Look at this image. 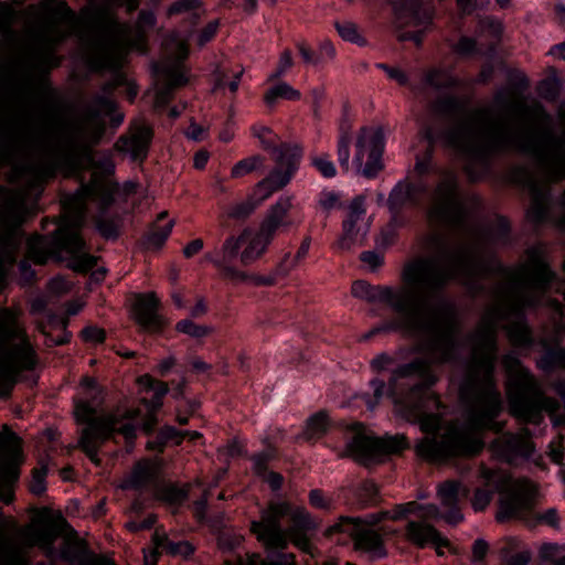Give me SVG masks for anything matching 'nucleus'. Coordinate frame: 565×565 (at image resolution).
I'll return each instance as SVG.
<instances>
[{"instance_id": "nucleus-48", "label": "nucleus", "mask_w": 565, "mask_h": 565, "mask_svg": "<svg viewBox=\"0 0 565 565\" xmlns=\"http://www.w3.org/2000/svg\"><path fill=\"white\" fill-rule=\"evenodd\" d=\"M275 456L276 450L271 446L264 451L254 455L252 457L254 472L258 476H265L267 473V465Z\"/></svg>"}, {"instance_id": "nucleus-23", "label": "nucleus", "mask_w": 565, "mask_h": 565, "mask_svg": "<svg viewBox=\"0 0 565 565\" xmlns=\"http://www.w3.org/2000/svg\"><path fill=\"white\" fill-rule=\"evenodd\" d=\"M159 462L145 458L134 465L129 476L122 480L120 488L124 490H154L159 483Z\"/></svg>"}, {"instance_id": "nucleus-19", "label": "nucleus", "mask_w": 565, "mask_h": 565, "mask_svg": "<svg viewBox=\"0 0 565 565\" xmlns=\"http://www.w3.org/2000/svg\"><path fill=\"white\" fill-rule=\"evenodd\" d=\"M241 248V239L237 236H228L220 248H215L214 252L205 254L204 258L211 262L220 271L221 276L234 282L252 281L255 285H268L269 280L248 275L247 273L239 270L233 266V262L236 259Z\"/></svg>"}, {"instance_id": "nucleus-14", "label": "nucleus", "mask_w": 565, "mask_h": 565, "mask_svg": "<svg viewBox=\"0 0 565 565\" xmlns=\"http://www.w3.org/2000/svg\"><path fill=\"white\" fill-rule=\"evenodd\" d=\"M388 512L371 514L365 519L340 516L338 522L329 526L324 534L332 537L335 534H347L354 544V548L367 553L374 558H381L386 555L383 535L374 525L388 516Z\"/></svg>"}, {"instance_id": "nucleus-47", "label": "nucleus", "mask_w": 565, "mask_h": 565, "mask_svg": "<svg viewBox=\"0 0 565 565\" xmlns=\"http://www.w3.org/2000/svg\"><path fill=\"white\" fill-rule=\"evenodd\" d=\"M311 164L319 171L323 178H333L337 175V169L334 163L331 161L330 156L321 153L311 157Z\"/></svg>"}, {"instance_id": "nucleus-49", "label": "nucleus", "mask_w": 565, "mask_h": 565, "mask_svg": "<svg viewBox=\"0 0 565 565\" xmlns=\"http://www.w3.org/2000/svg\"><path fill=\"white\" fill-rule=\"evenodd\" d=\"M177 331L188 334L192 338H203L211 332V328L196 324L189 319L181 320L175 326Z\"/></svg>"}, {"instance_id": "nucleus-36", "label": "nucleus", "mask_w": 565, "mask_h": 565, "mask_svg": "<svg viewBox=\"0 0 565 565\" xmlns=\"http://www.w3.org/2000/svg\"><path fill=\"white\" fill-rule=\"evenodd\" d=\"M189 494V486H184L182 488L169 483V484H159L154 489V495L157 499L164 501L170 504H181Z\"/></svg>"}, {"instance_id": "nucleus-57", "label": "nucleus", "mask_w": 565, "mask_h": 565, "mask_svg": "<svg viewBox=\"0 0 565 565\" xmlns=\"http://www.w3.org/2000/svg\"><path fill=\"white\" fill-rule=\"evenodd\" d=\"M292 64H294V61H292L291 52L289 50L282 51L279 56L277 70L275 71V73H273L269 76V79L274 81L276 78H279L292 66Z\"/></svg>"}, {"instance_id": "nucleus-53", "label": "nucleus", "mask_w": 565, "mask_h": 565, "mask_svg": "<svg viewBox=\"0 0 565 565\" xmlns=\"http://www.w3.org/2000/svg\"><path fill=\"white\" fill-rule=\"evenodd\" d=\"M218 546L224 552H234L243 542V536L230 532H223L218 536Z\"/></svg>"}, {"instance_id": "nucleus-40", "label": "nucleus", "mask_w": 565, "mask_h": 565, "mask_svg": "<svg viewBox=\"0 0 565 565\" xmlns=\"http://www.w3.org/2000/svg\"><path fill=\"white\" fill-rule=\"evenodd\" d=\"M379 456L399 454L408 448V443L403 435L377 438Z\"/></svg>"}, {"instance_id": "nucleus-59", "label": "nucleus", "mask_w": 565, "mask_h": 565, "mask_svg": "<svg viewBox=\"0 0 565 565\" xmlns=\"http://www.w3.org/2000/svg\"><path fill=\"white\" fill-rule=\"evenodd\" d=\"M14 12L8 2H0V31H10Z\"/></svg>"}, {"instance_id": "nucleus-27", "label": "nucleus", "mask_w": 565, "mask_h": 565, "mask_svg": "<svg viewBox=\"0 0 565 565\" xmlns=\"http://www.w3.org/2000/svg\"><path fill=\"white\" fill-rule=\"evenodd\" d=\"M405 537L413 545L424 548L428 544L435 548L449 547L448 539L441 536L437 529L424 521H408L405 527Z\"/></svg>"}, {"instance_id": "nucleus-32", "label": "nucleus", "mask_w": 565, "mask_h": 565, "mask_svg": "<svg viewBox=\"0 0 565 565\" xmlns=\"http://www.w3.org/2000/svg\"><path fill=\"white\" fill-rule=\"evenodd\" d=\"M425 83L436 89L456 88L461 86V81L448 70L441 67L429 68L424 76Z\"/></svg>"}, {"instance_id": "nucleus-31", "label": "nucleus", "mask_w": 565, "mask_h": 565, "mask_svg": "<svg viewBox=\"0 0 565 565\" xmlns=\"http://www.w3.org/2000/svg\"><path fill=\"white\" fill-rule=\"evenodd\" d=\"M152 542L154 544V553L153 557H156L157 553H167L170 555H184L188 556L193 553V547L189 542L180 541L173 542L169 540L164 532H160L158 529L154 531L152 536Z\"/></svg>"}, {"instance_id": "nucleus-1", "label": "nucleus", "mask_w": 565, "mask_h": 565, "mask_svg": "<svg viewBox=\"0 0 565 565\" xmlns=\"http://www.w3.org/2000/svg\"><path fill=\"white\" fill-rule=\"evenodd\" d=\"M116 104L105 97L96 96L63 131L52 145L44 147L35 158L28 160L21 173L28 177L23 192L9 195L1 211L4 226L21 228L29 209L25 198L32 190L42 188L58 173L73 177L93 168L90 180L83 183L73 194L62 201L63 218L52 236L33 234L26 242V257L35 264L43 265L49 258H60L62 254L73 259V268L88 271L97 264V258L85 252L86 243L82 237L85 223L87 201H97L104 211L114 202L116 186L105 177L114 172L115 166L110 158L96 161V147L105 131L106 122L103 115H111Z\"/></svg>"}, {"instance_id": "nucleus-15", "label": "nucleus", "mask_w": 565, "mask_h": 565, "mask_svg": "<svg viewBox=\"0 0 565 565\" xmlns=\"http://www.w3.org/2000/svg\"><path fill=\"white\" fill-rule=\"evenodd\" d=\"M163 47L173 61H162L156 65V71L163 76V82L156 90V108L166 107L172 100L174 89L186 83L179 64L189 55L188 43L180 39L178 34H171L164 40Z\"/></svg>"}, {"instance_id": "nucleus-3", "label": "nucleus", "mask_w": 565, "mask_h": 565, "mask_svg": "<svg viewBox=\"0 0 565 565\" xmlns=\"http://www.w3.org/2000/svg\"><path fill=\"white\" fill-rule=\"evenodd\" d=\"M466 248L476 262L487 267L484 273L473 277L471 284L458 279L471 292L482 291L481 279L492 275L502 277L492 289L493 305L468 337L471 352L462 381V396L469 403L470 420L476 426L484 427L492 426L493 416H499L503 408L501 393L494 380L498 323L514 317L515 320L505 326L511 344L520 348L531 347L533 333L524 319V310L541 303L543 295L555 278V273L534 248L529 249L527 260L515 269L502 266L494 257L481 256L477 248L467 242Z\"/></svg>"}, {"instance_id": "nucleus-60", "label": "nucleus", "mask_w": 565, "mask_h": 565, "mask_svg": "<svg viewBox=\"0 0 565 565\" xmlns=\"http://www.w3.org/2000/svg\"><path fill=\"white\" fill-rule=\"evenodd\" d=\"M198 0H179L172 3L168 9V15H174L182 12H188L200 7Z\"/></svg>"}, {"instance_id": "nucleus-43", "label": "nucleus", "mask_w": 565, "mask_h": 565, "mask_svg": "<svg viewBox=\"0 0 565 565\" xmlns=\"http://www.w3.org/2000/svg\"><path fill=\"white\" fill-rule=\"evenodd\" d=\"M334 26L339 35L348 42L363 46L366 44L365 39L359 31V26L351 21L335 22Z\"/></svg>"}, {"instance_id": "nucleus-46", "label": "nucleus", "mask_w": 565, "mask_h": 565, "mask_svg": "<svg viewBox=\"0 0 565 565\" xmlns=\"http://www.w3.org/2000/svg\"><path fill=\"white\" fill-rule=\"evenodd\" d=\"M173 223L167 222L164 225L156 224L147 235L148 247L160 248L169 237Z\"/></svg>"}, {"instance_id": "nucleus-16", "label": "nucleus", "mask_w": 565, "mask_h": 565, "mask_svg": "<svg viewBox=\"0 0 565 565\" xmlns=\"http://www.w3.org/2000/svg\"><path fill=\"white\" fill-rule=\"evenodd\" d=\"M396 14L398 28L416 26L415 31H402L399 41H413L416 45L423 42L424 33L433 21V7L428 0H391Z\"/></svg>"}, {"instance_id": "nucleus-9", "label": "nucleus", "mask_w": 565, "mask_h": 565, "mask_svg": "<svg viewBox=\"0 0 565 565\" xmlns=\"http://www.w3.org/2000/svg\"><path fill=\"white\" fill-rule=\"evenodd\" d=\"M502 366L508 376L510 413L514 417L525 423L540 424L543 411L554 414L561 408L559 402L544 394L537 380L514 354L503 355Z\"/></svg>"}, {"instance_id": "nucleus-11", "label": "nucleus", "mask_w": 565, "mask_h": 565, "mask_svg": "<svg viewBox=\"0 0 565 565\" xmlns=\"http://www.w3.org/2000/svg\"><path fill=\"white\" fill-rule=\"evenodd\" d=\"M138 414V409H129L122 415L97 416L96 409L88 402H79L75 407V416L77 422L86 424L79 438V445L86 456L95 465H99V447L113 438L115 433L122 435L128 444H132L137 436L136 426L129 420L136 418Z\"/></svg>"}, {"instance_id": "nucleus-51", "label": "nucleus", "mask_w": 565, "mask_h": 565, "mask_svg": "<svg viewBox=\"0 0 565 565\" xmlns=\"http://www.w3.org/2000/svg\"><path fill=\"white\" fill-rule=\"evenodd\" d=\"M96 228L107 239H115L119 234L118 223L113 218L98 217L96 220Z\"/></svg>"}, {"instance_id": "nucleus-50", "label": "nucleus", "mask_w": 565, "mask_h": 565, "mask_svg": "<svg viewBox=\"0 0 565 565\" xmlns=\"http://www.w3.org/2000/svg\"><path fill=\"white\" fill-rule=\"evenodd\" d=\"M252 135L259 140L262 147L266 150L274 148L276 145L277 136L267 126L254 125Z\"/></svg>"}, {"instance_id": "nucleus-26", "label": "nucleus", "mask_w": 565, "mask_h": 565, "mask_svg": "<svg viewBox=\"0 0 565 565\" xmlns=\"http://www.w3.org/2000/svg\"><path fill=\"white\" fill-rule=\"evenodd\" d=\"M292 199L290 196H280L278 201L269 209L260 226L275 237L277 231L281 227H288L301 222V216L294 213Z\"/></svg>"}, {"instance_id": "nucleus-5", "label": "nucleus", "mask_w": 565, "mask_h": 565, "mask_svg": "<svg viewBox=\"0 0 565 565\" xmlns=\"http://www.w3.org/2000/svg\"><path fill=\"white\" fill-rule=\"evenodd\" d=\"M426 356L427 359L416 358L397 366L392 372L387 386L382 380H372L373 399L366 401L367 407L373 409L387 395L407 420L418 423L420 430L428 435L417 444L416 452L430 462L475 457L484 447L481 434L486 430L499 434L504 423L497 422L498 416H493L492 426L473 425L470 420L469 403L462 396L461 384L459 393L465 406V424H451L444 434L438 435L443 422L439 411L445 408L438 395L431 391L437 381L431 364L438 363Z\"/></svg>"}, {"instance_id": "nucleus-54", "label": "nucleus", "mask_w": 565, "mask_h": 565, "mask_svg": "<svg viewBox=\"0 0 565 565\" xmlns=\"http://www.w3.org/2000/svg\"><path fill=\"white\" fill-rule=\"evenodd\" d=\"M376 67L384 71L390 79L397 82L399 85L407 86L409 84L407 74L399 67L390 66L385 63H377Z\"/></svg>"}, {"instance_id": "nucleus-37", "label": "nucleus", "mask_w": 565, "mask_h": 565, "mask_svg": "<svg viewBox=\"0 0 565 565\" xmlns=\"http://www.w3.org/2000/svg\"><path fill=\"white\" fill-rule=\"evenodd\" d=\"M536 365L543 372H551L556 367L565 370V348L547 349Z\"/></svg>"}, {"instance_id": "nucleus-7", "label": "nucleus", "mask_w": 565, "mask_h": 565, "mask_svg": "<svg viewBox=\"0 0 565 565\" xmlns=\"http://www.w3.org/2000/svg\"><path fill=\"white\" fill-rule=\"evenodd\" d=\"M425 196L428 202L427 217L433 226L478 238L479 234L470 227L469 221L479 200L462 192L458 175L454 171H441L429 192L422 180L412 181L405 178L398 181L388 195L387 206L397 215L404 209L420 206Z\"/></svg>"}, {"instance_id": "nucleus-63", "label": "nucleus", "mask_w": 565, "mask_h": 565, "mask_svg": "<svg viewBox=\"0 0 565 565\" xmlns=\"http://www.w3.org/2000/svg\"><path fill=\"white\" fill-rule=\"evenodd\" d=\"M309 502L313 508L318 509H330L331 500L323 495V492L319 489H313L309 493Z\"/></svg>"}, {"instance_id": "nucleus-34", "label": "nucleus", "mask_w": 565, "mask_h": 565, "mask_svg": "<svg viewBox=\"0 0 565 565\" xmlns=\"http://www.w3.org/2000/svg\"><path fill=\"white\" fill-rule=\"evenodd\" d=\"M417 510H420V516L424 519H443V515L439 512V509L435 504L419 505L415 501L408 502L406 504H401L395 508L393 513L390 515L392 520H398L408 513H413Z\"/></svg>"}, {"instance_id": "nucleus-18", "label": "nucleus", "mask_w": 565, "mask_h": 565, "mask_svg": "<svg viewBox=\"0 0 565 565\" xmlns=\"http://www.w3.org/2000/svg\"><path fill=\"white\" fill-rule=\"evenodd\" d=\"M277 168L256 185V192L259 193L260 200L267 199L290 182L302 157V148L298 145L284 143L277 149Z\"/></svg>"}, {"instance_id": "nucleus-25", "label": "nucleus", "mask_w": 565, "mask_h": 565, "mask_svg": "<svg viewBox=\"0 0 565 565\" xmlns=\"http://www.w3.org/2000/svg\"><path fill=\"white\" fill-rule=\"evenodd\" d=\"M468 487L463 486L458 480H447L438 487V497L443 507L447 508L448 511L444 513L443 520L448 524L456 525L462 521L463 515L458 507V502L461 498L469 495Z\"/></svg>"}, {"instance_id": "nucleus-12", "label": "nucleus", "mask_w": 565, "mask_h": 565, "mask_svg": "<svg viewBox=\"0 0 565 565\" xmlns=\"http://www.w3.org/2000/svg\"><path fill=\"white\" fill-rule=\"evenodd\" d=\"M480 478L486 488H478L472 499L476 511L484 510L492 500L494 492L501 493V511L498 520L519 516L529 511L535 492L534 484L525 479L511 481L505 473L487 467H481Z\"/></svg>"}, {"instance_id": "nucleus-62", "label": "nucleus", "mask_w": 565, "mask_h": 565, "mask_svg": "<svg viewBox=\"0 0 565 565\" xmlns=\"http://www.w3.org/2000/svg\"><path fill=\"white\" fill-rule=\"evenodd\" d=\"M82 338L85 342L89 343H102L106 338L104 329L97 327H86L82 330Z\"/></svg>"}, {"instance_id": "nucleus-13", "label": "nucleus", "mask_w": 565, "mask_h": 565, "mask_svg": "<svg viewBox=\"0 0 565 565\" xmlns=\"http://www.w3.org/2000/svg\"><path fill=\"white\" fill-rule=\"evenodd\" d=\"M60 536H64L61 558L68 562L76 559L82 552V543L61 513H46L33 525L25 527L22 532V544L18 546L26 553V548L36 546L49 559L54 561L57 555L54 543Z\"/></svg>"}, {"instance_id": "nucleus-21", "label": "nucleus", "mask_w": 565, "mask_h": 565, "mask_svg": "<svg viewBox=\"0 0 565 565\" xmlns=\"http://www.w3.org/2000/svg\"><path fill=\"white\" fill-rule=\"evenodd\" d=\"M490 447L498 458L509 463L519 457H529L533 451L531 431L527 428H521L516 434H502L491 443Z\"/></svg>"}, {"instance_id": "nucleus-44", "label": "nucleus", "mask_w": 565, "mask_h": 565, "mask_svg": "<svg viewBox=\"0 0 565 565\" xmlns=\"http://www.w3.org/2000/svg\"><path fill=\"white\" fill-rule=\"evenodd\" d=\"M264 157L262 156H252L248 158H245L243 160H239L235 166L232 168L231 175L232 178H242L259 167L264 163Z\"/></svg>"}, {"instance_id": "nucleus-39", "label": "nucleus", "mask_w": 565, "mask_h": 565, "mask_svg": "<svg viewBox=\"0 0 565 565\" xmlns=\"http://www.w3.org/2000/svg\"><path fill=\"white\" fill-rule=\"evenodd\" d=\"M328 428V416L324 412L312 415L306 425L303 436L307 440L318 439L324 435Z\"/></svg>"}, {"instance_id": "nucleus-35", "label": "nucleus", "mask_w": 565, "mask_h": 565, "mask_svg": "<svg viewBox=\"0 0 565 565\" xmlns=\"http://www.w3.org/2000/svg\"><path fill=\"white\" fill-rule=\"evenodd\" d=\"M0 565H29L28 554L18 544L3 542L0 534Z\"/></svg>"}, {"instance_id": "nucleus-20", "label": "nucleus", "mask_w": 565, "mask_h": 565, "mask_svg": "<svg viewBox=\"0 0 565 565\" xmlns=\"http://www.w3.org/2000/svg\"><path fill=\"white\" fill-rule=\"evenodd\" d=\"M153 128L145 119L138 118L129 124L127 131L115 142V149L128 156L131 161L142 163L149 153L153 139Z\"/></svg>"}, {"instance_id": "nucleus-22", "label": "nucleus", "mask_w": 565, "mask_h": 565, "mask_svg": "<svg viewBox=\"0 0 565 565\" xmlns=\"http://www.w3.org/2000/svg\"><path fill=\"white\" fill-rule=\"evenodd\" d=\"M379 456L377 438L365 435L360 423L351 426L345 448L338 454L339 458H353L360 463H366Z\"/></svg>"}, {"instance_id": "nucleus-52", "label": "nucleus", "mask_w": 565, "mask_h": 565, "mask_svg": "<svg viewBox=\"0 0 565 565\" xmlns=\"http://www.w3.org/2000/svg\"><path fill=\"white\" fill-rule=\"evenodd\" d=\"M255 207V203H253L252 200L248 199L231 205L227 209V215L228 217L236 220L245 218L252 214Z\"/></svg>"}, {"instance_id": "nucleus-64", "label": "nucleus", "mask_w": 565, "mask_h": 565, "mask_svg": "<svg viewBox=\"0 0 565 565\" xmlns=\"http://www.w3.org/2000/svg\"><path fill=\"white\" fill-rule=\"evenodd\" d=\"M300 264V262L296 260V258L288 253L278 264L277 271L279 275L286 276Z\"/></svg>"}, {"instance_id": "nucleus-24", "label": "nucleus", "mask_w": 565, "mask_h": 565, "mask_svg": "<svg viewBox=\"0 0 565 565\" xmlns=\"http://www.w3.org/2000/svg\"><path fill=\"white\" fill-rule=\"evenodd\" d=\"M134 317L142 329L159 332L163 328V319L158 313L159 299L154 292L139 294L134 303Z\"/></svg>"}, {"instance_id": "nucleus-33", "label": "nucleus", "mask_w": 565, "mask_h": 565, "mask_svg": "<svg viewBox=\"0 0 565 565\" xmlns=\"http://www.w3.org/2000/svg\"><path fill=\"white\" fill-rule=\"evenodd\" d=\"M465 103L455 95L438 96L430 103V110L439 116L454 117L463 110Z\"/></svg>"}, {"instance_id": "nucleus-17", "label": "nucleus", "mask_w": 565, "mask_h": 565, "mask_svg": "<svg viewBox=\"0 0 565 565\" xmlns=\"http://www.w3.org/2000/svg\"><path fill=\"white\" fill-rule=\"evenodd\" d=\"M384 135L381 128L363 127L356 139L353 163L366 178H374L383 168Z\"/></svg>"}, {"instance_id": "nucleus-2", "label": "nucleus", "mask_w": 565, "mask_h": 565, "mask_svg": "<svg viewBox=\"0 0 565 565\" xmlns=\"http://www.w3.org/2000/svg\"><path fill=\"white\" fill-rule=\"evenodd\" d=\"M427 245L433 255L407 263L401 287L358 280L351 292L370 303H385L399 316L370 330L364 339L388 331L420 335L422 353L434 362L449 363L457 358L460 320L455 305L443 298L444 290L456 279L471 284L487 267L473 259L466 242L450 245L443 234L434 233Z\"/></svg>"}, {"instance_id": "nucleus-58", "label": "nucleus", "mask_w": 565, "mask_h": 565, "mask_svg": "<svg viewBox=\"0 0 565 565\" xmlns=\"http://www.w3.org/2000/svg\"><path fill=\"white\" fill-rule=\"evenodd\" d=\"M45 476H46V469L45 468H35L33 470V478L30 486V490L32 493L40 495L45 491Z\"/></svg>"}, {"instance_id": "nucleus-38", "label": "nucleus", "mask_w": 565, "mask_h": 565, "mask_svg": "<svg viewBox=\"0 0 565 565\" xmlns=\"http://www.w3.org/2000/svg\"><path fill=\"white\" fill-rule=\"evenodd\" d=\"M300 96L301 95L299 90L282 82L269 88L266 92L264 99L266 104L273 105L279 98L287 100H298Z\"/></svg>"}, {"instance_id": "nucleus-6", "label": "nucleus", "mask_w": 565, "mask_h": 565, "mask_svg": "<svg viewBox=\"0 0 565 565\" xmlns=\"http://www.w3.org/2000/svg\"><path fill=\"white\" fill-rule=\"evenodd\" d=\"M40 11L43 21L42 40L47 54L53 56L55 47L70 35L82 41L85 55L95 67H118L131 50L147 51L145 28L156 24L151 11H140L135 26L119 22L107 8L85 6L78 13L63 0H42L29 11Z\"/></svg>"}, {"instance_id": "nucleus-8", "label": "nucleus", "mask_w": 565, "mask_h": 565, "mask_svg": "<svg viewBox=\"0 0 565 565\" xmlns=\"http://www.w3.org/2000/svg\"><path fill=\"white\" fill-rule=\"evenodd\" d=\"M316 527L315 521L303 507L287 501L270 502L260 512L259 520L250 522V532L267 552L259 554H235L224 559L225 565H296L295 556L282 551L291 542L299 550L309 552L311 544L308 531ZM345 565H354L347 562Z\"/></svg>"}, {"instance_id": "nucleus-4", "label": "nucleus", "mask_w": 565, "mask_h": 565, "mask_svg": "<svg viewBox=\"0 0 565 565\" xmlns=\"http://www.w3.org/2000/svg\"><path fill=\"white\" fill-rule=\"evenodd\" d=\"M562 132L552 129L542 132L541 141H535L525 131L516 129L495 116L489 106L477 107L468 115L465 124L435 132L427 128L429 147L422 158L417 157L414 170L419 175L433 169L434 143L443 141L446 147L460 152L466 163L465 172L471 181L488 174L491 161L497 156L515 151L531 156L542 172L535 175L529 168L520 166L511 170V180L526 186L531 193L527 218L541 224L547 220L550 185L565 178V111L561 115Z\"/></svg>"}, {"instance_id": "nucleus-30", "label": "nucleus", "mask_w": 565, "mask_h": 565, "mask_svg": "<svg viewBox=\"0 0 565 565\" xmlns=\"http://www.w3.org/2000/svg\"><path fill=\"white\" fill-rule=\"evenodd\" d=\"M21 449L12 447L0 458V488L12 487L19 479Z\"/></svg>"}, {"instance_id": "nucleus-42", "label": "nucleus", "mask_w": 565, "mask_h": 565, "mask_svg": "<svg viewBox=\"0 0 565 565\" xmlns=\"http://www.w3.org/2000/svg\"><path fill=\"white\" fill-rule=\"evenodd\" d=\"M350 131L342 127L338 139L337 154L339 164L344 172H349L350 170Z\"/></svg>"}, {"instance_id": "nucleus-28", "label": "nucleus", "mask_w": 565, "mask_h": 565, "mask_svg": "<svg viewBox=\"0 0 565 565\" xmlns=\"http://www.w3.org/2000/svg\"><path fill=\"white\" fill-rule=\"evenodd\" d=\"M238 237L241 239V245H245L239 255V260L244 266L252 265L260 258L267 246L274 239V237L262 226L256 232L244 230Z\"/></svg>"}, {"instance_id": "nucleus-41", "label": "nucleus", "mask_w": 565, "mask_h": 565, "mask_svg": "<svg viewBox=\"0 0 565 565\" xmlns=\"http://www.w3.org/2000/svg\"><path fill=\"white\" fill-rule=\"evenodd\" d=\"M79 44H81V52H82V56L84 58V61L86 62V64L92 68V70H95V71H103V70H108V71H113L114 72V75H113V78L105 85L104 89L106 92H111L120 86H126L129 81L127 78V76L120 71L121 67L124 66V64H121L120 66L118 67H95L93 65H90V63L88 62L86 55H85V51H84V46H83V43L82 41L79 40ZM125 60L126 57L124 58V62L125 63Z\"/></svg>"}, {"instance_id": "nucleus-55", "label": "nucleus", "mask_w": 565, "mask_h": 565, "mask_svg": "<svg viewBox=\"0 0 565 565\" xmlns=\"http://www.w3.org/2000/svg\"><path fill=\"white\" fill-rule=\"evenodd\" d=\"M452 51L460 56H470L477 52V41L469 36H461L452 45Z\"/></svg>"}, {"instance_id": "nucleus-56", "label": "nucleus", "mask_w": 565, "mask_h": 565, "mask_svg": "<svg viewBox=\"0 0 565 565\" xmlns=\"http://www.w3.org/2000/svg\"><path fill=\"white\" fill-rule=\"evenodd\" d=\"M158 434L160 435V439L166 443L173 441L177 446H179L183 439L184 434L183 430H179L173 426H163L159 429Z\"/></svg>"}, {"instance_id": "nucleus-10", "label": "nucleus", "mask_w": 565, "mask_h": 565, "mask_svg": "<svg viewBox=\"0 0 565 565\" xmlns=\"http://www.w3.org/2000/svg\"><path fill=\"white\" fill-rule=\"evenodd\" d=\"M0 396H9L17 377L32 371L38 363L36 352L11 308H0Z\"/></svg>"}, {"instance_id": "nucleus-61", "label": "nucleus", "mask_w": 565, "mask_h": 565, "mask_svg": "<svg viewBox=\"0 0 565 565\" xmlns=\"http://www.w3.org/2000/svg\"><path fill=\"white\" fill-rule=\"evenodd\" d=\"M149 382H151L150 387L153 390L154 394L150 405H153L156 408H160L162 405V398L168 393V384L164 382H153L150 377H147Z\"/></svg>"}, {"instance_id": "nucleus-29", "label": "nucleus", "mask_w": 565, "mask_h": 565, "mask_svg": "<svg viewBox=\"0 0 565 565\" xmlns=\"http://www.w3.org/2000/svg\"><path fill=\"white\" fill-rule=\"evenodd\" d=\"M22 231L17 226H4L0 228V264L4 265L15 263L17 254L22 241Z\"/></svg>"}, {"instance_id": "nucleus-45", "label": "nucleus", "mask_w": 565, "mask_h": 565, "mask_svg": "<svg viewBox=\"0 0 565 565\" xmlns=\"http://www.w3.org/2000/svg\"><path fill=\"white\" fill-rule=\"evenodd\" d=\"M477 33L479 36L487 35L498 42L502 33V24L494 18L486 17L479 20Z\"/></svg>"}]
</instances>
